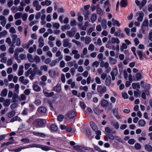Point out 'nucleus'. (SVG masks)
Returning a JSON list of instances; mask_svg holds the SVG:
<instances>
[{
	"label": "nucleus",
	"instance_id": "nucleus-7",
	"mask_svg": "<svg viewBox=\"0 0 152 152\" xmlns=\"http://www.w3.org/2000/svg\"><path fill=\"white\" fill-rule=\"evenodd\" d=\"M76 31V28L75 27H73L72 28L70 31H67L66 34L69 37H73Z\"/></svg>",
	"mask_w": 152,
	"mask_h": 152
},
{
	"label": "nucleus",
	"instance_id": "nucleus-6",
	"mask_svg": "<svg viewBox=\"0 0 152 152\" xmlns=\"http://www.w3.org/2000/svg\"><path fill=\"white\" fill-rule=\"evenodd\" d=\"M118 108H117L115 107L113 109V115L118 120L121 119L122 118V117L121 115L119 114L118 111Z\"/></svg>",
	"mask_w": 152,
	"mask_h": 152
},
{
	"label": "nucleus",
	"instance_id": "nucleus-64",
	"mask_svg": "<svg viewBox=\"0 0 152 152\" xmlns=\"http://www.w3.org/2000/svg\"><path fill=\"white\" fill-rule=\"evenodd\" d=\"M34 61L36 63H39L40 61V57L38 56H35L34 58Z\"/></svg>",
	"mask_w": 152,
	"mask_h": 152
},
{
	"label": "nucleus",
	"instance_id": "nucleus-16",
	"mask_svg": "<svg viewBox=\"0 0 152 152\" xmlns=\"http://www.w3.org/2000/svg\"><path fill=\"white\" fill-rule=\"evenodd\" d=\"M111 83V78L109 75H108L106 78L105 84L107 86H109Z\"/></svg>",
	"mask_w": 152,
	"mask_h": 152
},
{
	"label": "nucleus",
	"instance_id": "nucleus-27",
	"mask_svg": "<svg viewBox=\"0 0 152 152\" xmlns=\"http://www.w3.org/2000/svg\"><path fill=\"white\" fill-rule=\"evenodd\" d=\"M78 51L77 50H73L72 51V53L74 54V58L76 59H78L80 57V55L78 53Z\"/></svg>",
	"mask_w": 152,
	"mask_h": 152
},
{
	"label": "nucleus",
	"instance_id": "nucleus-46",
	"mask_svg": "<svg viewBox=\"0 0 152 152\" xmlns=\"http://www.w3.org/2000/svg\"><path fill=\"white\" fill-rule=\"evenodd\" d=\"M38 42L39 43V47L40 48L42 47L44 45V40L43 39H39L38 40Z\"/></svg>",
	"mask_w": 152,
	"mask_h": 152
},
{
	"label": "nucleus",
	"instance_id": "nucleus-53",
	"mask_svg": "<svg viewBox=\"0 0 152 152\" xmlns=\"http://www.w3.org/2000/svg\"><path fill=\"white\" fill-rule=\"evenodd\" d=\"M50 129L51 130L53 131H56L57 130L58 128L55 125L52 124L50 126Z\"/></svg>",
	"mask_w": 152,
	"mask_h": 152
},
{
	"label": "nucleus",
	"instance_id": "nucleus-11",
	"mask_svg": "<svg viewBox=\"0 0 152 152\" xmlns=\"http://www.w3.org/2000/svg\"><path fill=\"white\" fill-rule=\"evenodd\" d=\"M67 83L68 84L71 85V87L72 88H75L77 89V87L75 86V83L73 81V80L71 79H69L67 81Z\"/></svg>",
	"mask_w": 152,
	"mask_h": 152
},
{
	"label": "nucleus",
	"instance_id": "nucleus-50",
	"mask_svg": "<svg viewBox=\"0 0 152 152\" xmlns=\"http://www.w3.org/2000/svg\"><path fill=\"white\" fill-rule=\"evenodd\" d=\"M112 21L113 25L116 26L118 27L120 26V24L117 20H115L114 18H112Z\"/></svg>",
	"mask_w": 152,
	"mask_h": 152
},
{
	"label": "nucleus",
	"instance_id": "nucleus-5",
	"mask_svg": "<svg viewBox=\"0 0 152 152\" xmlns=\"http://www.w3.org/2000/svg\"><path fill=\"white\" fill-rule=\"evenodd\" d=\"M12 97L11 102H16L18 99V96L17 94L13 93L10 91V98Z\"/></svg>",
	"mask_w": 152,
	"mask_h": 152
},
{
	"label": "nucleus",
	"instance_id": "nucleus-14",
	"mask_svg": "<svg viewBox=\"0 0 152 152\" xmlns=\"http://www.w3.org/2000/svg\"><path fill=\"white\" fill-rule=\"evenodd\" d=\"M115 137L113 135L110 134L107 135H105L104 137V139L106 141H108L109 139L112 140H114L115 139Z\"/></svg>",
	"mask_w": 152,
	"mask_h": 152
},
{
	"label": "nucleus",
	"instance_id": "nucleus-12",
	"mask_svg": "<svg viewBox=\"0 0 152 152\" xmlns=\"http://www.w3.org/2000/svg\"><path fill=\"white\" fill-rule=\"evenodd\" d=\"M19 80L20 82L25 85H26L29 82V80L28 79H25L24 77L23 76L20 77Z\"/></svg>",
	"mask_w": 152,
	"mask_h": 152
},
{
	"label": "nucleus",
	"instance_id": "nucleus-49",
	"mask_svg": "<svg viewBox=\"0 0 152 152\" xmlns=\"http://www.w3.org/2000/svg\"><path fill=\"white\" fill-rule=\"evenodd\" d=\"M33 134L35 135L40 136L42 137H44L45 136V134L42 133L34 132H33Z\"/></svg>",
	"mask_w": 152,
	"mask_h": 152
},
{
	"label": "nucleus",
	"instance_id": "nucleus-2",
	"mask_svg": "<svg viewBox=\"0 0 152 152\" xmlns=\"http://www.w3.org/2000/svg\"><path fill=\"white\" fill-rule=\"evenodd\" d=\"M31 148H41L42 150L45 151H48L50 150V147H49L46 146L40 145L39 144H31Z\"/></svg>",
	"mask_w": 152,
	"mask_h": 152
},
{
	"label": "nucleus",
	"instance_id": "nucleus-51",
	"mask_svg": "<svg viewBox=\"0 0 152 152\" xmlns=\"http://www.w3.org/2000/svg\"><path fill=\"white\" fill-rule=\"evenodd\" d=\"M33 88L34 90L37 92L39 91L41 89L40 87L36 84L33 85Z\"/></svg>",
	"mask_w": 152,
	"mask_h": 152
},
{
	"label": "nucleus",
	"instance_id": "nucleus-36",
	"mask_svg": "<svg viewBox=\"0 0 152 152\" xmlns=\"http://www.w3.org/2000/svg\"><path fill=\"white\" fill-rule=\"evenodd\" d=\"M107 21L106 19H103L101 25L104 29H106L107 28Z\"/></svg>",
	"mask_w": 152,
	"mask_h": 152
},
{
	"label": "nucleus",
	"instance_id": "nucleus-3",
	"mask_svg": "<svg viewBox=\"0 0 152 152\" xmlns=\"http://www.w3.org/2000/svg\"><path fill=\"white\" fill-rule=\"evenodd\" d=\"M97 90L99 94H103L106 92L107 90V87L104 85H98L97 88Z\"/></svg>",
	"mask_w": 152,
	"mask_h": 152
},
{
	"label": "nucleus",
	"instance_id": "nucleus-44",
	"mask_svg": "<svg viewBox=\"0 0 152 152\" xmlns=\"http://www.w3.org/2000/svg\"><path fill=\"white\" fill-rule=\"evenodd\" d=\"M145 148L149 152H151L152 151V147L149 145H145Z\"/></svg>",
	"mask_w": 152,
	"mask_h": 152
},
{
	"label": "nucleus",
	"instance_id": "nucleus-26",
	"mask_svg": "<svg viewBox=\"0 0 152 152\" xmlns=\"http://www.w3.org/2000/svg\"><path fill=\"white\" fill-rule=\"evenodd\" d=\"M90 125L92 129L95 132H97L98 130V128L96 124L93 122H90Z\"/></svg>",
	"mask_w": 152,
	"mask_h": 152
},
{
	"label": "nucleus",
	"instance_id": "nucleus-59",
	"mask_svg": "<svg viewBox=\"0 0 152 152\" xmlns=\"http://www.w3.org/2000/svg\"><path fill=\"white\" fill-rule=\"evenodd\" d=\"M97 19L96 15L95 14H93L92 15L91 17V20L92 22H94Z\"/></svg>",
	"mask_w": 152,
	"mask_h": 152
},
{
	"label": "nucleus",
	"instance_id": "nucleus-4",
	"mask_svg": "<svg viewBox=\"0 0 152 152\" xmlns=\"http://www.w3.org/2000/svg\"><path fill=\"white\" fill-rule=\"evenodd\" d=\"M46 122L45 119H37L34 121L35 124H37L39 127H42L45 123Z\"/></svg>",
	"mask_w": 152,
	"mask_h": 152
},
{
	"label": "nucleus",
	"instance_id": "nucleus-29",
	"mask_svg": "<svg viewBox=\"0 0 152 152\" xmlns=\"http://www.w3.org/2000/svg\"><path fill=\"white\" fill-rule=\"evenodd\" d=\"M148 26V20H145L142 23L141 28L145 30L144 28Z\"/></svg>",
	"mask_w": 152,
	"mask_h": 152
},
{
	"label": "nucleus",
	"instance_id": "nucleus-60",
	"mask_svg": "<svg viewBox=\"0 0 152 152\" xmlns=\"http://www.w3.org/2000/svg\"><path fill=\"white\" fill-rule=\"evenodd\" d=\"M96 135L95 136V138L97 140H99L100 139V135L101 134V132L99 131L98 130L96 132Z\"/></svg>",
	"mask_w": 152,
	"mask_h": 152
},
{
	"label": "nucleus",
	"instance_id": "nucleus-61",
	"mask_svg": "<svg viewBox=\"0 0 152 152\" xmlns=\"http://www.w3.org/2000/svg\"><path fill=\"white\" fill-rule=\"evenodd\" d=\"M20 118L18 117V116H16L10 120V122H13L15 121H20Z\"/></svg>",
	"mask_w": 152,
	"mask_h": 152
},
{
	"label": "nucleus",
	"instance_id": "nucleus-21",
	"mask_svg": "<svg viewBox=\"0 0 152 152\" xmlns=\"http://www.w3.org/2000/svg\"><path fill=\"white\" fill-rule=\"evenodd\" d=\"M149 94V91L148 90H145L143 91L141 97L144 99H146V95H148Z\"/></svg>",
	"mask_w": 152,
	"mask_h": 152
},
{
	"label": "nucleus",
	"instance_id": "nucleus-42",
	"mask_svg": "<svg viewBox=\"0 0 152 152\" xmlns=\"http://www.w3.org/2000/svg\"><path fill=\"white\" fill-rule=\"evenodd\" d=\"M53 89L54 91L57 92H59L61 90V86L59 85H57L54 87Z\"/></svg>",
	"mask_w": 152,
	"mask_h": 152
},
{
	"label": "nucleus",
	"instance_id": "nucleus-63",
	"mask_svg": "<svg viewBox=\"0 0 152 152\" xmlns=\"http://www.w3.org/2000/svg\"><path fill=\"white\" fill-rule=\"evenodd\" d=\"M79 88L80 90H83L86 92L88 91V87L86 86H80V87Z\"/></svg>",
	"mask_w": 152,
	"mask_h": 152
},
{
	"label": "nucleus",
	"instance_id": "nucleus-58",
	"mask_svg": "<svg viewBox=\"0 0 152 152\" xmlns=\"http://www.w3.org/2000/svg\"><path fill=\"white\" fill-rule=\"evenodd\" d=\"M120 4L121 7H125L127 5V3L125 0H122L120 2Z\"/></svg>",
	"mask_w": 152,
	"mask_h": 152
},
{
	"label": "nucleus",
	"instance_id": "nucleus-57",
	"mask_svg": "<svg viewBox=\"0 0 152 152\" xmlns=\"http://www.w3.org/2000/svg\"><path fill=\"white\" fill-rule=\"evenodd\" d=\"M99 61H96L92 63V66L93 67H97L99 66Z\"/></svg>",
	"mask_w": 152,
	"mask_h": 152
},
{
	"label": "nucleus",
	"instance_id": "nucleus-48",
	"mask_svg": "<svg viewBox=\"0 0 152 152\" xmlns=\"http://www.w3.org/2000/svg\"><path fill=\"white\" fill-rule=\"evenodd\" d=\"M8 90L7 89H4L1 92V96H5L7 95Z\"/></svg>",
	"mask_w": 152,
	"mask_h": 152
},
{
	"label": "nucleus",
	"instance_id": "nucleus-41",
	"mask_svg": "<svg viewBox=\"0 0 152 152\" xmlns=\"http://www.w3.org/2000/svg\"><path fill=\"white\" fill-rule=\"evenodd\" d=\"M48 69V66L45 65H42L40 67V70H41V71H44L45 72H47Z\"/></svg>",
	"mask_w": 152,
	"mask_h": 152
},
{
	"label": "nucleus",
	"instance_id": "nucleus-37",
	"mask_svg": "<svg viewBox=\"0 0 152 152\" xmlns=\"http://www.w3.org/2000/svg\"><path fill=\"white\" fill-rule=\"evenodd\" d=\"M109 62L110 64L114 65L117 62V60L111 57H109Z\"/></svg>",
	"mask_w": 152,
	"mask_h": 152
},
{
	"label": "nucleus",
	"instance_id": "nucleus-52",
	"mask_svg": "<svg viewBox=\"0 0 152 152\" xmlns=\"http://www.w3.org/2000/svg\"><path fill=\"white\" fill-rule=\"evenodd\" d=\"M97 13L100 16H102L103 14V12L102 10L100 8H98L96 9Z\"/></svg>",
	"mask_w": 152,
	"mask_h": 152
},
{
	"label": "nucleus",
	"instance_id": "nucleus-32",
	"mask_svg": "<svg viewBox=\"0 0 152 152\" xmlns=\"http://www.w3.org/2000/svg\"><path fill=\"white\" fill-rule=\"evenodd\" d=\"M23 66L21 65L19 68L18 71V75L19 76H21L23 75Z\"/></svg>",
	"mask_w": 152,
	"mask_h": 152
},
{
	"label": "nucleus",
	"instance_id": "nucleus-62",
	"mask_svg": "<svg viewBox=\"0 0 152 152\" xmlns=\"http://www.w3.org/2000/svg\"><path fill=\"white\" fill-rule=\"evenodd\" d=\"M7 32L6 30H4L0 32V37H4L7 34Z\"/></svg>",
	"mask_w": 152,
	"mask_h": 152
},
{
	"label": "nucleus",
	"instance_id": "nucleus-55",
	"mask_svg": "<svg viewBox=\"0 0 152 152\" xmlns=\"http://www.w3.org/2000/svg\"><path fill=\"white\" fill-rule=\"evenodd\" d=\"M127 48V45L125 43H123L122 45L120 46V50L123 52L124 49H126Z\"/></svg>",
	"mask_w": 152,
	"mask_h": 152
},
{
	"label": "nucleus",
	"instance_id": "nucleus-33",
	"mask_svg": "<svg viewBox=\"0 0 152 152\" xmlns=\"http://www.w3.org/2000/svg\"><path fill=\"white\" fill-rule=\"evenodd\" d=\"M137 53L140 59V60H142L144 58L143 57V54L142 51L140 50H137Z\"/></svg>",
	"mask_w": 152,
	"mask_h": 152
},
{
	"label": "nucleus",
	"instance_id": "nucleus-15",
	"mask_svg": "<svg viewBox=\"0 0 152 152\" xmlns=\"http://www.w3.org/2000/svg\"><path fill=\"white\" fill-rule=\"evenodd\" d=\"M63 58V57L62 56L59 57L58 59H56L55 60H53L51 62L50 64V65L51 66H55L57 63L59 62V61L62 60Z\"/></svg>",
	"mask_w": 152,
	"mask_h": 152
},
{
	"label": "nucleus",
	"instance_id": "nucleus-20",
	"mask_svg": "<svg viewBox=\"0 0 152 152\" xmlns=\"http://www.w3.org/2000/svg\"><path fill=\"white\" fill-rule=\"evenodd\" d=\"M111 124L115 129H118L119 128V125L117 121L114 120L112 121L111 122Z\"/></svg>",
	"mask_w": 152,
	"mask_h": 152
},
{
	"label": "nucleus",
	"instance_id": "nucleus-54",
	"mask_svg": "<svg viewBox=\"0 0 152 152\" xmlns=\"http://www.w3.org/2000/svg\"><path fill=\"white\" fill-rule=\"evenodd\" d=\"M72 42L75 43L77 46H78L80 47H82L83 46V45L80 42L77 41L75 39H73L72 40Z\"/></svg>",
	"mask_w": 152,
	"mask_h": 152
},
{
	"label": "nucleus",
	"instance_id": "nucleus-35",
	"mask_svg": "<svg viewBox=\"0 0 152 152\" xmlns=\"http://www.w3.org/2000/svg\"><path fill=\"white\" fill-rule=\"evenodd\" d=\"M118 72L117 69L114 68L112 70L110 73L111 76H116L118 74Z\"/></svg>",
	"mask_w": 152,
	"mask_h": 152
},
{
	"label": "nucleus",
	"instance_id": "nucleus-31",
	"mask_svg": "<svg viewBox=\"0 0 152 152\" xmlns=\"http://www.w3.org/2000/svg\"><path fill=\"white\" fill-rule=\"evenodd\" d=\"M38 111L39 113H45L46 111V108L43 107H39L38 109Z\"/></svg>",
	"mask_w": 152,
	"mask_h": 152
},
{
	"label": "nucleus",
	"instance_id": "nucleus-25",
	"mask_svg": "<svg viewBox=\"0 0 152 152\" xmlns=\"http://www.w3.org/2000/svg\"><path fill=\"white\" fill-rule=\"evenodd\" d=\"M139 16L137 18V20L139 22H141L143 20L144 14L142 11L140 12L139 14Z\"/></svg>",
	"mask_w": 152,
	"mask_h": 152
},
{
	"label": "nucleus",
	"instance_id": "nucleus-45",
	"mask_svg": "<svg viewBox=\"0 0 152 152\" xmlns=\"http://www.w3.org/2000/svg\"><path fill=\"white\" fill-rule=\"evenodd\" d=\"M36 45H34L32 47H31L29 49L28 52L30 53H32L36 50Z\"/></svg>",
	"mask_w": 152,
	"mask_h": 152
},
{
	"label": "nucleus",
	"instance_id": "nucleus-24",
	"mask_svg": "<svg viewBox=\"0 0 152 152\" xmlns=\"http://www.w3.org/2000/svg\"><path fill=\"white\" fill-rule=\"evenodd\" d=\"M115 36L120 37H125L124 34L122 33L121 31L119 30L118 32L116 31L114 33Z\"/></svg>",
	"mask_w": 152,
	"mask_h": 152
},
{
	"label": "nucleus",
	"instance_id": "nucleus-19",
	"mask_svg": "<svg viewBox=\"0 0 152 152\" xmlns=\"http://www.w3.org/2000/svg\"><path fill=\"white\" fill-rule=\"evenodd\" d=\"M76 115V112L75 111L69 112L67 114L68 117L71 118H72Z\"/></svg>",
	"mask_w": 152,
	"mask_h": 152
},
{
	"label": "nucleus",
	"instance_id": "nucleus-28",
	"mask_svg": "<svg viewBox=\"0 0 152 152\" xmlns=\"http://www.w3.org/2000/svg\"><path fill=\"white\" fill-rule=\"evenodd\" d=\"M63 46L64 47H68L69 48L71 47V45L69 42V39H66L64 40Z\"/></svg>",
	"mask_w": 152,
	"mask_h": 152
},
{
	"label": "nucleus",
	"instance_id": "nucleus-43",
	"mask_svg": "<svg viewBox=\"0 0 152 152\" xmlns=\"http://www.w3.org/2000/svg\"><path fill=\"white\" fill-rule=\"evenodd\" d=\"M93 110L95 113L97 115H99L101 113L103 112V110H99L97 107H94Z\"/></svg>",
	"mask_w": 152,
	"mask_h": 152
},
{
	"label": "nucleus",
	"instance_id": "nucleus-39",
	"mask_svg": "<svg viewBox=\"0 0 152 152\" xmlns=\"http://www.w3.org/2000/svg\"><path fill=\"white\" fill-rule=\"evenodd\" d=\"M132 86L133 89H136L137 88H140V85L138 83H133L132 84Z\"/></svg>",
	"mask_w": 152,
	"mask_h": 152
},
{
	"label": "nucleus",
	"instance_id": "nucleus-18",
	"mask_svg": "<svg viewBox=\"0 0 152 152\" xmlns=\"http://www.w3.org/2000/svg\"><path fill=\"white\" fill-rule=\"evenodd\" d=\"M31 148V144L28 145L26 146H24L21 148H18L14 149H13V151H15L16 152H18L21 151V150L22 149H24L26 148Z\"/></svg>",
	"mask_w": 152,
	"mask_h": 152
},
{
	"label": "nucleus",
	"instance_id": "nucleus-34",
	"mask_svg": "<svg viewBox=\"0 0 152 152\" xmlns=\"http://www.w3.org/2000/svg\"><path fill=\"white\" fill-rule=\"evenodd\" d=\"M138 124L140 126L144 127L145 125L146 122L143 119H140L139 121Z\"/></svg>",
	"mask_w": 152,
	"mask_h": 152
},
{
	"label": "nucleus",
	"instance_id": "nucleus-23",
	"mask_svg": "<svg viewBox=\"0 0 152 152\" xmlns=\"http://www.w3.org/2000/svg\"><path fill=\"white\" fill-rule=\"evenodd\" d=\"M83 14L85 17V20H87L88 18V16L90 14L89 10H83Z\"/></svg>",
	"mask_w": 152,
	"mask_h": 152
},
{
	"label": "nucleus",
	"instance_id": "nucleus-38",
	"mask_svg": "<svg viewBox=\"0 0 152 152\" xmlns=\"http://www.w3.org/2000/svg\"><path fill=\"white\" fill-rule=\"evenodd\" d=\"M70 28V27L69 24H66L62 26L61 27V29L63 31L66 30H69Z\"/></svg>",
	"mask_w": 152,
	"mask_h": 152
},
{
	"label": "nucleus",
	"instance_id": "nucleus-30",
	"mask_svg": "<svg viewBox=\"0 0 152 152\" xmlns=\"http://www.w3.org/2000/svg\"><path fill=\"white\" fill-rule=\"evenodd\" d=\"M109 104L108 102L104 99H102L101 102V105L103 107L107 106Z\"/></svg>",
	"mask_w": 152,
	"mask_h": 152
},
{
	"label": "nucleus",
	"instance_id": "nucleus-10",
	"mask_svg": "<svg viewBox=\"0 0 152 152\" xmlns=\"http://www.w3.org/2000/svg\"><path fill=\"white\" fill-rule=\"evenodd\" d=\"M140 83L142 87L145 89V90H148L149 91L151 86L150 84L147 83H145L143 81H141Z\"/></svg>",
	"mask_w": 152,
	"mask_h": 152
},
{
	"label": "nucleus",
	"instance_id": "nucleus-17",
	"mask_svg": "<svg viewBox=\"0 0 152 152\" xmlns=\"http://www.w3.org/2000/svg\"><path fill=\"white\" fill-rule=\"evenodd\" d=\"M105 132L108 134H115L116 133V131L115 130H113V129H110L109 127H106L105 129Z\"/></svg>",
	"mask_w": 152,
	"mask_h": 152
},
{
	"label": "nucleus",
	"instance_id": "nucleus-40",
	"mask_svg": "<svg viewBox=\"0 0 152 152\" xmlns=\"http://www.w3.org/2000/svg\"><path fill=\"white\" fill-rule=\"evenodd\" d=\"M27 58L28 60L30 62L33 63L34 62V58L31 54L29 53L28 54Z\"/></svg>",
	"mask_w": 152,
	"mask_h": 152
},
{
	"label": "nucleus",
	"instance_id": "nucleus-8",
	"mask_svg": "<svg viewBox=\"0 0 152 152\" xmlns=\"http://www.w3.org/2000/svg\"><path fill=\"white\" fill-rule=\"evenodd\" d=\"M33 5L35 8V10L37 11L39 10L41 8V6L39 4V1L37 0L34 1L33 3Z\"/></svg>",
	"mask_w": 152,
	"mask_h": 152
},
{
	"label": "nucleus",
	"instance_id": "nucleus-56",
	"mask_svg": "<svg viewBox=\"0 0 152 152\" xmlns=\"http://www.w3.org/2000/svg\"><path fill=\"white\" fill-rule=\"evenodd\" d=\"M22 13L21 12H18L15 14L14 15V18L15 19L20 18L22 15Z\"/></svg>",
	"mask_w": 152,
	"mask_h": 152
},
{
	"label": "nucleus",
	"instance_id": "nucleus-22",
	"mask_svg": "<svg viewBox=\"0 0 152 152\" xmlns=\"http://www.w3.org/2000/svg\"><path fill=\"white\" fill-rule=\"evenodd\" d=\"M49 75L53 78H55L56 76V72L53 70H50L48 72Z\"/></svg>",
	"mask_w": 152,
	"mask_h": 152
},
{
	"label": "nucleus",
	"instance_id": "nucleus-1",
	"mask_svg": "<svg viewBox=\"0 0 152 152\" xmlns=\"http://www.w3.org/2000/svg\"><path fill=\"white\" fill-rule=\"evenodd\" d=\"M31 66L33 68L32 70L31 68H30L25 73V75L26 77H28L31 73H33L35 75H37L39 76H41L42 74V71L39 69L37 65L34 64H31Z\"/></svg>",
	"mask_w": 152,
	"mask_h": 152
},
{
	"label": "nucleus",
	"instance_id": "nucleus-9",
	"mask_svg": "<svg viewBox=\"0 0 152 152\" xmlns=\"http://www.w3.org/2000/svg\"><path fill=\"white\" fill-rule=\"evenodd\" d=\"M73 148L75 150L80 152H83V151L86 150V148L79 145H76L73 147Z\"/></svg>",
	"mask_w": 152,
	"mask_h": 152
},
{
	"label": "nucleus",
	"instance_id": "nucleus-13",
	"mask_svg": "<svg viewBox=\"0 0 152 152\" xmlns=\"http://www.w3.org/2000/svg\"><path fill=\"white\" fill-rule=\"evenodd\" d=\"M24 49L21 48H18L16 49L15 50L14 56L16 58H18V56L19 53L22 52L23 51Z\"/></svg>",
	"mask_w": 152,
	"mask_h": 152
},
{
	"label": "nucleus",
	"instance_id": "nucleus-47",
	"mask_svg": "<svg viewBox=\"0 0 152 152\" xmlns=\"http://www.w3.org/2000/svg\"><path fill=\"white\" fill-rule=\"evenodd\" d=\"M144 29L141 28L139 31V32L137 34V37L139 38H141L142 36V34L144 32Z\"/></svg>",
	"mask_w": 152,
	"mask_h": 152
}]
</instances>
